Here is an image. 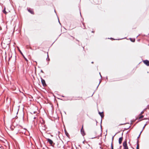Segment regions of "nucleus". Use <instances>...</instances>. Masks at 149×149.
Segmentation results:
<instances>
[{"label":"nucleus","mask_w":149,"mask_h":149,"mask_svg":"<svg viewBox=\"0 0 149 149\" xmlns=\"http://www.w3.org/2000/svg\"><path fill=\"white\" fill-rule=\"evenodd\" d=\"M139 117V119H141L142 118H143L144 116L143 115H141Z\"/></svg>","instance_id":"obj_18"},{"label":"nucleus","mask_w":149,"mask_h":149,"mask_svg":"<svg viewBox=\"0 0 149 149\" xmlns=\"http://www.w3.org/2000/svg\"><path fill=\"white\" fill-rule=\"evenodd\" d=\"M129 39L132 42H134L135 41V39H133L131 38H130Z\"/></svg>","instance_id":"obj_14"},{"label":"nucleus","mask_w":149,"mask_h":149,"mask_svg":"<svg viewBox=\"0 0 149 149\" xmlns=\"http://www.w3.org/2000/svg\"><path fill=\"white\" fill-rule=\"evenodd\" d=\"M127 123H123V124H120V125H123L125 124H126Z\"/></svg>","instance_id":"obj_35"},{"label":"nucleus","mask_w":149,"mask_h":149,"mask_svg":"<svg viewBox=\"0 0 149 149\" xmlns=\"http://www.w3.org/2000/svg\"><path fill=\"white\" fill-rule=\"evenodd\" d=\"M99 74H100H100H100V73H99Z\"/></svg>","instance_id":"obj_62"},{"label":"nucleus","mask_w":149,"mask_h":149,"mask_svg":"<svg viewBox=\"0 0 149 149\" xmlns=\"http://www.w3.org/2000/svg\"><path fill=\"white\" fill-rule=\"evenodd\" d=\"M115 136V135H114L113 136H112V142H111V143H112V144H113V140L114 137V136Z\"/></svg>","instance_id":"obj_24"},{"label":"nucleus","mask_w":149,"mask_h":149,"mask_svg":"<svg viewBox=\"0 0 149 149\" xmlns=\"http://www.w3.org/2000/svg\"><path fill=\"white\" fill-rule=\"evenodd\" d=\"M93 63V62L92 61L91 62V63Z\"/></svg>","instance_id":"obj_54"},{"label":"nucleus","mask_w":149,"mask_h":149,"mask_svg":"<svg viewBox=\"0 0 149 149\" xmlns=\"http://www.w3.org/2000/svg\"><path fill=\"white\" fill-rule=\"evenodd\" d=\"M12 55H11L10 56H9V59H8V61H9L10 60V59L12 58Z\"/></svg>","instance_id":"obj_26"},{"label":"nucleus","mask_w":149,"mask_h":149,"mask_svg":"<svg viewBox=\"0 0 149 149\" xmlns=\"http://www.w3.org/2000/svg\"><path fill=\"white\" fill-rule=\"evenodd\" d=\"M36 111H32V112H31L30 113L31 114H33L36 113Z\"/></svg>","instance_id":"obj_23"},{"label":"nucleus","mask_w":149,"mask_h":149,"mask_svg":"<svg viewBox=\"0 0 149 149\" xmlns=\"http://www.w3.org/2000/svg\"><path fill=\"white\" fill-rule=\"evenodd\" d=\"M146 123V124L144 125V126H143V130L144 128H145V126H146V125H147V124L148 123Z\"/></svg>","instance_id":"obj_21"},{"label":"nucleus","mask_w":149,"mask_h":149,"mask_svg":"<svg viewBox=\"0 0 149 149\" xmlns=\"http://www.w3.org/2000/svg\"><path fill=\"white\" fill-rule=\"evenodd\" d=\"M18 50H19V52L20 53L22 56H23V57L25 59V60L26 61L27 63L28 61L27 59L25 57V56L23 55V53L22 52H21V51L19 49H18Z\"/></svg>","instance_id":"obj_8"},{"label":"nucleus","mask_w":149,"mask_h":149,"mask_svg":"<svg viewBox=\"0 0 149 149\" xmlns=\"http://www.w3.org/2000/svg\"><path fill=\"white\" fill-rule=\"evenodd\" d=\"M137 139V142H136L137 145V144H139V140H138V139Z\"/></svg>","instance_id":"obj_27"},{"label":"nucleus","mask_w":149,"mask_h":149,"mask_svg":"<svg viewBox=\"0 0 149 149\" xmlns=\"http://www.w3.org/2000/svg\"><path fill=\"white\" fill-rule=\"evenodd\" d=\"M18 110H19V109H18V111H17V113H18Z\"/></svg>","instance_id":"obj_51"},{"label":"nucleus","mask_w":149,"mask_h":149,"mask_svg":"<svg viewBox=\"0 0 149 149\" xmlns=\"http://www.w3.org/2000/svg\"><path fill=\"white\" fill-rule=\"evenodd\" d=\"M94 93H93V94L92 95V96H92L93 95V94H94Z\"/></svg>","instance_id":"obj_58"},{"label":"nucleus","mask_w":149,"mask_h":149,"mask_svg":"<svg viewBox=\"0 0 149 149\" xmlns=\"http://www.w3.org/2000/svg\"><path fill=\"white\" fill-rule=\"evenodd\" d=\"M62 96V97H65V96H63V95H62V96Z\"/></svg>","instance_id":"obj_46"},{"label":"nucleus","mask_w":149,"mask_h":149,"mask_svg":"<svg viewBox=\"0 0 149 149\" xmlns=\"http://www.w3.org/2000/svg\"><path fill=\"white\" fill-rule=\"evenodd\" d=\"M99 145L100 146H101V143H99Z\"/></svg>","instance_id":"obj_44"},{"label":"nucleus","mask_w":149,"mask_h":149,"mask_svg":"<svg viewBox=\"0 0 149 149\" xmlns=\"http://www.w3.org/2000/svg\"><path fill=\"white\" fill-rule=\"evenodd\" d=\"M47 142L49 143L52 146L54 147L55 143L53 142V141L51 139L49 138H47Z\"/></svg>","instance_id":"obj_3"},{"label":"nucleus","mask_w":149,"mask_h":149,"mask_svg":"<svg viewBox=\"0 0 149 149\" xmlns=\"http://www.w3.org/2000/svg\"><path fill=\"white\" fill-rule=\"evenodd\" d=\"M120 131H119L118 132H117L115 134V135H116V134H118V133H120Z\"/></svg>","instance_id":"obj_30"},{"label":"nucleus","mask_w":149,"mask_h":149,"mask_svg":"<svg viewBox=\"0 0 149 149\" xmlns=\"http://www.w3.org/2000/svg\"><path fill=\"white\" fill-rule=\"evenodd\" d=\"M143 130H141V131L140 132V133L139 134V135L137 137V139H138L139 138L141 135V133L142 132V131H143Z\"/></svg>","instance_id":"obj_17"},{"label":"nucleus","mask_w":149,"mask_h":149,"mask_svg":"<svg viewBox=\"0 0 149 149\" xmlns=\"http://www.w3.org/2000/svg\"><path fill=\"white\" fill-rule=\"evenodd\" d=\"M123 38H121V39H116V40H121V39H123Z\"/></svg>","instance_id":"obj_42"},{"label":"nucleus","mask_w":149,"mask_h":149,"mask_svg":"<svg viewBox=\"0 0 149 149\" xmlns=\"http://www.w3.org/2000/svg\"><path fill=\"white\" fill-rule=\"evenodd\" d=\"M91 32H92V33H94V31H91Z\"/></svg>","instance_id":"obj_49"},{"label":"nucleus","mask_w":149,"mask_h":149,"mask_svg":"<svg viewBox=\"0 0 149 149\" xmlns=\"http://www.w3.org/2000/svg\"><path fill=\"white\" fill-rule=\"evenodd\" d=\"M60 143V144H57L58 147V148H61V147H63V149H64V146L63 145V141L61 140V142Z\"/></svg>","instance_id":"obj_4"},{"label":"nucleus","mask_w":149,"mask_h":149,"mask_svg":"<svg viewBox=\"0 0 149 149\" xmlns=\"http://www.w3.org/2000/svg\"><path fill=\"white\" fill-rule=\"evenodd\" d=\"M72 37L73 38V39H74V37Z\"/></svg>","instance_id":"obj_60"},{"label":"nucleus","mask_w":149,"mask_h":149,"mask_svg":"<svg viewBox=\"0 0 149 149\" xmlns=\"http://www.w3.org/2000/svg\"><path fill=\"white\" fill-rule=\"evenodd\" d=\"M132 120H131V124H132Z\"/></svg>","instance_id":"obj_57"},{"label":"nucleus","mask_w":149,"mask_h":149,"mask_svg":"<svg viewBox=\"0 0 149 149\" xmlns=\"http://www.w3.org/2000/svg\"><path fill=\"white\" fill-rule=\"evenodd\" d=\"M16 56H15V60H14V63H14V65H15V62H16Z\"/></svg>","instance_id":"obj_20"},{"label":"nucleus","mask_w":149,"mask_h":149,"mask_svg":"<svg viewBox=\"0 0 149 149\" xmlns=\"http://www.w3.org/2000/svg\"><path fill=\"white\" fill-rule=\"evenodd\" d=\"M82 24H83V25L84 27V28H83L84 29H85V26L84 23H82Z\"/></svg>","instance_id":"obj_28"},{"label":"nucleus","mask_w":149,"mask_h":149,"mask_svg":"<svg viewBox=\"0 0 149 149\" xmlns=\"http://www.w3.org/2000/svg\"><path fill=\"white\" fill-rule=\"evenodd\" d=\"M106 79H108V77H107H107H106Z\"/></svg>","instance_id":"obj_52"},{"label":"nucleus","mask_w":149,"mask_h":149,"mask_svg":"<svg viewBox=\"0 0 149 149\" xmlns=\"http://www.w3.org/2000/svg\"><path fill=\"white\" fill-rule=\"evenodd\" d=\"M54 12L56 13V10H54Z\"/></svg>","instance_id":"obj_56"},{"label":"nucleus","mask_w":149,"mask_h":149,"mask_svg":"<svg viewBox=\"0 0 149 149\" xmlns=\"http://www.w3.org/2000/svg\"><path fill=\"white\" fill-rule=\"evenodd\" d=\"M101 82V80H100V82H99V84H99H99H100V83Z\"/></svg>","instance_id":"obj_41"},{"label":"nucleus","mask_w":149,"mask_h":149,"mask_svg":"<svg viewBox=\"0 0 149 149\" xmlns=\"http://www.w3.org/2000/svg\"><path fill=\"white\" fill-rule=\"evenodd\" d=\"M148 119H149V118H144L143 120H147V119H148ZM143 120V119H142ZM139 120V121H137L136 122V124L138 123L140 121H141V120Z\"/></svg>","instance_id":"obj_13"},{"label":"nucleus","mask_w":149,"mask_h":149,"mask_svg":"<svg viewBox=\"0 0 149 149\" xmlns=\"http://www.w3.org/2000/svg\"><path fill=\"white\" fill-rule=\"evenodd\" d=\"M81 133L83 136H84L85 134V133L83 128V125L82 126V127L80 130Z\"/></svg>","instance_id":"obj_5"},{"label":"nucleus","mask_w":149,"mask_h":149,"mask_svg":"<svg viewBox=\"0 0 149 149\" xmlns=\"http://www.w3.org/2000/svg\"><path fill=\"white\" fill-rule=\"evenodd\" d=\"M58 22H59V23L60 24H61V23H60V21L59 20V19H58Z\"/></svg>","instance_id":"obj_37"},{"label":"nucleus","mask_w":149,"mask_h":149,"mask_svg":"<svg viewBox=\"0 0 149 149\" xmlns=\"http://www.w3.org/2000/svg\"><path fill=\"white\" fill-rule=\"evenodd\" d=\"M2 147V146H0V148H1V147Z\"/></svg>","instance_id":"obj_61"},{"label":"nucleus","mask_w":149,"mask_h":149,"mask_svg":"<svg viewBox=\"0 0 149 149\" xmlns=\"http://www.w3.org/2000/svg\"><path fill=\"white\" fill-rule=\"evenodd\" d=\"M28 11L31 14H33L34 13L33 11L31 8L28 9L27 8Z\"/></svg>","instance_id":"obj_10"},{"label":"nucleus","mask_w":149,"mask_h":149,"mask_svg":"<svg viewBox=\"0 0 149 149\" xmlns=\"http://www.w3.org/2000/svg\"><path fill=\"white\" fill-rule=\"evenodd\" d=\"M123 149H129L127 146V140L125 139L123 143Z\"/></svg>","instance_id":"obj_2"},{"label":"nucleus","mask_w":149,"mask_h":149,"mask_svg":"<svg viewBox=\"0 0 149 149\" xmlns=\"http://www.w3.org/2000/svg\"><path fill=\"white\" fill-rule=\"evenodd\" d=\"M130 127H131V126H129L127 128H124V130H123V132L125 130H128Z\"/></svg>","instance_id":"obj_16"},{"label":"nucleus","mask_w":149,"mask_h":149,"mask_svg":"<svg viewBox=\"0 0 149 149\" xmlns=\"http://www.w3.org/2000/svg\"><path fill=\"white\" fill-rule=\"evenodd\" d=\"M103 112H102L98 111V113L99 114V115L101 117V122H100V128H101V133H100V135H99L95 137H92L91 138L92 139H93L95 138H97L98 139L100 137V136H101L102 135V118H103L104 117V115L103 114Z\"/></svg>","instance_id":"obj_1"},{"label":"nucleus","mask_w":149,"mask_h":149,"mask_svg":"<svg viewBox=\"0 0 149 149\" xmlns=\"http://www.w3.org/2000/svg\"><path fill=\"white\" fill-rule=\"evenodd\" d=\"M121 147H122L121 146H120L119 148H118V149H121Z\"/></svg>","instance_id":"obj_38"},{"label":"nucleus","mask_w":149,"mask_h":149,"mask_svg":"<svg viewBox=\"0 0 149 149\" xmlns=\"http://www.w3.org/2000/svg\"><path fill=\"white\" fill-rule=\"evenodd\" d=\"M2 29V28L1 26H0V30H1Z\"/></svg>","instance_id":"obj_45"},{"label":"nucleus","mask_w":149,"mask_h":149,"mask_svg":"<svg viewBox=\"0 0 149 149\" xmlns=\"http://www.w3.org/2000/svg\"><path fill=\"white\" fill-rule=\"evenodd\" d=\"M77 44L79 46L80 45L79 42H78V43H77Z\"/></svg>","instance_id":"obj_31"},{"label":"nucleus","mask_w":149,"mask_h":149,"mask_svg":"<svg viewBox=\"0 0 149 149\" xmlns=\"http://www.w3.org/2000/svg\"><path fill=\"white\" fill-rule=\"evenodd\" d=\"M136 149H139V144L137 145Z\"/></svg>","instance_id":"obj_25"},{"label":"nucleus","mask_w":149,"mask_h":149,"mask_svg":"<svg viewBox=\"0 0 149 149\" xmlns=\"http://www.w3.org/2000/svg\"><path fill=\"white\" fill-rule=\"evenodd\" d=\"M136 119H136H136H135V120H134L133 121V122H135V120H136Z\"/></svg>","instance_id":"obj_53"},{"label":"nucleus","mask_w":149,"mask_h":149,"mask_svg":"<svg viewBox=\"0 0 149 149\" xmlns=\"http://www.w3.org/2000/svg\"><path fill=\"white\" fill-rule=\"evenodd\" d=\"M123 132H122V137H123Z\"/></svg>","instance_id":"obj_47"},{"label":"nucleus","mask_w":149,"mask_h":149,"mask_svg":"<svg viewBox=\"0 0 149 149\" xmlns=\"http://www.w3.org/2000/svg\"><path fill=\"white\" fill-rule=\"evenodd\" d=\"M147 106H148V107H149V105H148Z\"/></svg>","instance_id":"obj_59"},{"label":"nucleus","mask_w":149,"mask_h":149,"mask_svg":"<svg viewBox=\"0 0 149 149\" xmlns=\"http://www.w3.org/2000/svg\"><path fill=\"white\" fill-rule=\"evenodd\" d=\"M100 76L101 78H102V76H101V74H100Z\"/></svg>","instance_id":"obj_50"},{"label":"nucleus","mask_w":149,"mask_h":149,"mask_svg":"<svg viewBox=\"0 0 149 149\" xmlns=\"http://www.w3.org/2000/svg\"><path fill=\"white\" fill-rule=\"evenodd\" d=\"M100 148L101 149H103V148L101 146L100 147Z\"/></svg>","instance_id":"obj_39"},{"label":"nucleus","mask_w":149,"mask_h":149,"mask_svg":"<svg viewBox=\"0 0 149 149\" xmlns=\"http://www.w3.org/2000/svg\"><path fill=\"white\" fill-rule=\"evenodd\" d=\"M108 39H111L112 40H115V39H114L113 38H108Z\"/></svg>","instance_id":"obj_29"},{"label":"nucleus","mask_w":149,"mask_h":149,"mask_svg":"<svg viewBox=\"0 0 149 149\" xmlns=\"http://www.w3.org/2000/svg\"><path fill=\"white\" fill-rule=\"evenodd\" d=\"M140 40H138V41H139Z\"/></svg>","instance_id":"obj_63"},{"label":"nucleus","mask_w":149,"mask_h":149,"mask_svg":"<svg viewBox=\"0 0 149 149\" xmlns=\"http://www.w3.org/2000/svg\"><path fill=\"white\" fill-rule=\"evenodd\" d=\"M111 149H113V144L112 143H111Z\"/></svg>","instance_id":"obj_22"},{"label":"nucleus","mask_w":149,"mask_h":149,"mask_svg":"<svg viewBox=\"0 0 149 149\" xmlns=\"http://www.w3.org/2000/svg\"><path fill=\"white\" fill-rule=\"evenodd\" d=\"M146 108L144 109L143 111H142L141 113L139 114V116H141L142 114L144 112V110H146Z\"/></svg>","instance_id":"obj_15"},{"label":"nucleus","mask_w":149,"mask_h":149,"mask_svg":"<svg viewBox=\"0 0 149 149\" xmlns=\"http://www.w3.org/2000/svg\"><path fill=\"white\" fill-rule=\"evenodd\" d=\"M80 15H81V12H80Z\"/></svg>","instance_id":"obj_55"},{"label":"nucleus","mask_w":149,"mask_h":149,"mask_svg":"<svg viewBox=\"0 0 149 149\" xmlns=\"http://www.w3.org/2000/svg\"><path fill=\"white\" fill-rule=\"evenodd\" d=\"M41 82L43 86L44 87L47 86V85L46 84L45 81L44 79H43L41 77Z\"/></svg>","instance_id":"obj_6"},{"label":"nucleus","mask_w":149,"mask_h":149,"mask_svg":"<svg viewBox=\"0 0 149 149\" xmlns=\"http://www.w3.org/2000/svg\"><path fill=\"white\" fill-rule=\"evenodd\" d=\"M64 132H65V135L67 136L69 138L70 135H69V134L68 133V132L66 131L65 129V130H64Z\"/></svg>","instance_id":"obj_11"},{"label":"nucleus","mask_w":149,"mask_h":149,"mask_svg":"<svg viewBox=\"0 0 149 149\" xmlns=\"http://www.w3.org/2000/svg\"><path fill=\"white\" fill-rule=\"evenodd\" d=\"M36 118V117H34V118L35 119Z\"/></svg>","instance_id":"obj_64"},{"label":"nucleus","mask_w":149,"mask_h":149,"mask_svg":"<svg viewBox=\"0 0 149 149\" xmlns=\"http://www.w3.org/2000/svg\"><path fill=\"white\" fill-rule=\"evenodd\" d=\"M148 115H149V114ZM149 123V118L148 119V121H147V122H146V123Z\"/></svg>","instance_id":"obj_40"},{"label":"nucleus","mask_w":149,"mask_h":149,"mask_svg":"<svg viewBox=\"0 0 149 149\" xmlns=\"http://www.w3.org/2000/svg\"><path fill=\"white\" fill-rule=\"evenodd\" d=\"M85 141V140H84V141H83L82 143L84 144V141Z\"/></svg>","instance_id":"obj_43"},{"label":"nucleus","mask_w":149,"mask_h":149,"mask_svg":"<svg viewBox=\"0 0 149 149\" xmlns=\"http://www.w3.org/2000/svg\"><path fill=\"white\" fill-rule=\"evenodd\" d=\"M99 84H98V86H97V87L96 88V90H95V91L96 90H97V88H98V86H99Z\"/></svg>","instance_id":"obj_36"},{"label":"nucleus","mask_w":149,"mask_h":149,"mask_svg":"<svg viewBox=\"0 0 149 149\" xmlns=\"http://www.w3.org/2000/svg\"><path fill=\"white\" fill-rule=\"evenodd\" d=\"M95 121H96V125H97V120H95Z\"/></svg>","instance_id":"obj_34"},{"label":"nucleus","mask_w":149,"mask_h":149,"mask_svg":"<svg viewBox=\"0 0 149 149\" xmlns=\"http://www.w3.org/2000/svg\"><path fill=\"white\" fill-rule=\"evenodd\" d=\"M76 40H77V41L78 42H79V40H77V39H76Z\"/></svg>","instance_id":"obj_48"},{"label":"nucleus","mask_w":149,"mask_h":149,"mask_svg":"<svg viewBox=\"0 0 149 149\" xmlns=\"http://www.w3.org/2000/svg\"><path fill=\"white\" fill-rule=\"evenodd\" d=\"M45 123V121L42 120V124H44Z\"/></svg>","instance_id":"obj_33"},{"label":"nucleus","mask_w":149,"mask_h":149,"mask_svg":"<svg viewBox=\"0 0 149 149\" xmlns=\"http://www.w3.org/2000/svg\"><path fill=\"white\" fill-rule=\"evenodd\" d=\"M40 72H41L42 73H44V72H43V70H41V71H40Z\"/></svg>","instance_id":"obj_32"},{"label":"nucleus","mask_w":149,"mask_h":149,"mask_svg":"<svg viewBox=\"0 0 149 149\" xmlns=\"http://www.w3.org/2000/svg\"><path fill=\"white\" fill-rule=\"evenodd\" d=\"M123 140V137H122V136H121V137H120L119 138L118 143L120 144H121Z\"/></svg>","instance_id":"obj_9"},{"label":"nucleus","mask_w":149,"mask_h":149,"mask_svg":"<svg viewBox=\"0 0 149 149\" xmlns=\"http://www.w3.org/2000/svg\"><path fill=\"white\" fill-rule=\"evenodd\" d=\"M2 12L3 13L5 14H6L7 13V12L6 11V8L5 7L3 10H2Z\"/></svg>","instance_id":"obj_12"},{"label":"nucleus","mask_w":149,"mask_h":149,"mask_svg":"<svg viewBox=\"0 0 149 149\" xmlns=\"http://www.w3.org/2000/svg\"><path fill=\"white\" fill-rule=\"evenodd\" d=\"M46 60H47V61H49V60H50V59L49 58V55H48V53H47V58L46 59Z\"/></svg>","instance_id":"obj_19"},{"label":"nucleus","mask_w":149,"mask_h":149,"mask_svg":"<svg viewBox=\"0 0 149 149\" xmlns=\"http://www.w3.org/2000/svg\"><path fill=\"white\" fill-rule=\"evenodd\" d=\"M144 63L147 66H149V61L147 60H145L143 61Z\"/></svg>","instance_id":"obj_7"}]
</instances>
